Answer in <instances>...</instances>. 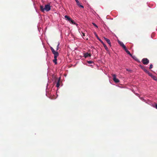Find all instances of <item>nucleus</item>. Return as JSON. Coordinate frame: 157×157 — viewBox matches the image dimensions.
<instances>
[{
	"instance_id": "17",
	"label": "nucleus",
	"mask_w": 157,
	"mask_h": 157,
	"mask_svg": "<svg viewBox=\"0 0 157 157\" xmlns=\"http://www.w3.org/2000/svg\"><path fill=\"white\" fill-rule=\"evenodd\" d=\"M94 34L96 36V37L97 39L99 41H101V39H100L99 37H98V35H97V34H96V33L95 32L94 33Z\"/></svg>"
},
{
	"instance_id": "22",
	"label": "nucleus",
	"mask_w": 157,
	"mask_h": 157,
	"mask_svg": "<svg viewBox=\"0 0 157 157\" xmlns=\"http://www.w3.org/2000/svg\"><path fill=\"white\" fill-rule=\"evenodd\" d=\"M80 7H81V8H84V6H82V5H80V4H79V5H78Z\"/></svg>"
},
{
	"instance_id": "11",
	"label": "nucleus",
	"mask_w": 157,
	"mask_h": 157,
	"mask_svg": "<svg viewBox=\"0 0 157 157\" xmlns=\"http://www.w3.org/2000/svg\"><path fill=\"white\" fill-rule=\"evenodd\" d=\"M131 56L136 61H137V62H139L138 59L136 57V56L132 55V56Z\"/></svg>"
},
{
	"instance_id": "16",
	"label": "nucleus",
	"mask_w": 157,
	"mask_h": 157,
	"mask_svg": "<svg viewBox=\"0 0 157 157\" xmlns=\"http://www.w3.org/2000/svg\"><path fill=\"white\" fill-rule=\"evenodd\" d=\"M69 22L72 24L74 25L76 24L74 22V20H72L71 19V20H70V21Z\"/></svg>"
},
{
	"instance_id": "8",
	"label": "nucleus",
	"mask_w": 157,
	"mask_h": 157,
	"mask_svg": "<svg viewBox=\"0 0 157 157\" xmlns=\"http://www.w3.org/2000/svg\"><path fill=\"white\" fill-rule=\"evenodd\" d=\"M105 40L109 44L110 46H111V44L110 40L109 39H107L105 37H104Z\"/></svg>"
},
{
	"instance_id": "14",
	"label": "nucleus",
	"mask_w": 157,
	"mask_h": 157,
	"mask_svg": "<svg viewBox=\"0 0 157 157\" xmlns=\"http://www.w3.org/2000/svg\"><path fill=\"white\" fill-rule=\"evenodd\" d=\"M124 49L127 54H129L130 56H132V55L131 54L129 51L127 50L126 48Z\"/></svg>"
},
{
	"instance_id": "6",
	"label": "nucleus",
	"mask_w": 157,
	"mask_h": 157,
	"mask_svg": "<svg viewBox=\"0 0 157 157\" xmlns=\"http://www.w3.org/2000/svg\"><path fill=\"white\" fill-rule=\"evenodd\" d=\"M119 43L120 45L124 49L126 48L125 46L124 45L122 42L119 41Z\"/></svg>"
},
{
	"instance_id": "21",
	"label": "nucleus",
	"mask_w": 157,
	"mask_h": 157,
	"mask_svg": "<svg viewBox=\"0 0 157 157\" xmlns=\"http://www.w3.org/2000/svg\"><path fill=\"white\" fill-rule=\"evenodd\" d=\"M92 24H93V25L95 27H96V28H98V26H97V25L94 23H92Z\"/></svg>"
},
{
	"instance_id": "26",
	"label": "nucleus",
	"mask_w": 157,
	"mask_h": 157,
	"mask_svg": "<svg viewBox=\"0 0 157 157\" xmlns=\"http://www.w3.org/2000/svg\"><path fill=\"white\" fill-rule=\"evenodd\" d=\"M127 71H129V70H128V69H127Z\"/></svg>"
},
{
	"instance_id": "2",
	"label": "nucleus",
	"mask_w": 157,
	"mask_h": 157,
	"mask_svg": "<svg viewBox=\"0 0 157 157\" xmlns=\"http://www.w3.org/2000/svg\"><path fill=\"white\" fill-rule=\"evenodd\" d=\"M40 10L43 12H44L45 10L48 12L50 10L51 6L49 4L45 5L44 7L43 6L40 5Z\"/></svg>"
},
{
	"instance_id": "12",
	"label": "nucleus",
	"mask_w": 157,
	"mask_h": 157,
	"mask_svg": "<svg viewBox=\"0 0 157 157\" xmlns=\"http://www.w3.org/2000/svg\"><path fill=\"white\" fill-rule=\"evenodd\" d=\"M151 105L153 107L155 108L156 109H157V103H154L153 104H151Z\"/></svg>"
},
{
	"instance_id": "24",
	"label": "nucleus",
	"mask_w": 157,
	"mask_h": 157,
	"mask_svg": "<svg viewBox=\"0 0 157 157\" xmlns=\"http://www.w3.org/2000/svg\"><path fill=\"white\" fill-rule=\"evenodd\" d=\"M82 36H85V34L84 33H82Z\"/></svg>"
},
{
	"instance_id": "13",
	"label": "nucleus",
	"mask_w": 157,
	"mask_h": 157,
	"mask_svg": "<svg viewBox=\"0 0 157 157\" xmlns=\"http://www.w3.org/2000/svg\"><path fill=\"white\" fill-rule=\"evenodd\" d=\"M143 70L147 74L149 75L150 74H151L149 72V71L145 68H143Z\"/></svg>"
},
{
	"instance_id": "23",
	"label": "nucleus",
	"mask_w": 157,
	"mask_h": 157,
	"mask_svg": "<svg viewBox=\"0 0 157 157\" xmlns=\"http://www.w3.org/2000/svg\"><path fill=\"white\" fill-rule=\"evenodd\" d=\"M152 67H153V65L152 64H151L150 65V67H149V68L150 69H151L152 68Z\"/></svg>"
},
{
	"instance_id": "3",
	"label": "nucleus",
	"mask_w": 157,
	"mask_h": 157,
	"mask_svg": "<svg viewBox=\"0 0 157 157\" xmlns=\"http://www.w3.org/2000/svg\"><path fill=\"white\" fill-rule=\"evenodd\" d=\"M142 62L143 64L147 65L149 63V60L146 58H144L142 59Z\"/></svg>"
},
{
	"instance_id": "9",
	"label": "nucleus",
	"mask_w": 157,
	"mask_h": 157,
	"mask_svg": "<svg viewBox=\"0 0 157 157\" xmlns=\"http://www.w3.org/2000/svg\"><path fill=\"white\" fill-rule=\"evenodd\" d=\"M155 81H156L157 80V78L156 77L154 76L151 73L149 75Z\"/></svg>"
},
{
	"instance_id": "15",
	"label": "nucleus",
	"mask_w": 157,
	"mask_h": 157,
	"mask_svg": "<svg viewBox=\"0 0 157 157\" xmlns=\"http://www.w3.org/2000/svg\"><path fill=\"white\" fill-rule=\"evenodd\" d=\"M65 18L66 20L69 21H70V20L71 19L70 17H69V16L67 15H65Z\"/></svg>"
},
{
	"instance_id": "7",
	"label": "nucleus",
	"mask_w": 157,
	"mask_h": 157,
	"mask_svg": "<svg viewBox=\"0 0 157 157\" xmlns=\"http://www.w3.org/2000/svg\"><path fill=\"white\" fill-rule=\"evenodd\" d=\"M100 41L103 44L105 49L107 51H108V49L106 45L103 43V42L101 40V41Z\"/></svg>"
},
{
	"instance_id": "19",
	"label": "nucleus",
	"mask_w": 157,
	"mask_h": 157,
	"mask_svg": "<svg viewBox=\"0 0 157 157\" xmlns=\"http://www.w3.org/2000/svg\"><path fill=\"white\" fill-rule=\"evenodd\" d=\"M59 43H58V44H57V47H56V51L58 50L59 49Z\"/></svg>"
},
{
	"instance_id": "18",
	"label": "nucleus",
	"mask_w": 157,
	"mask_h": 157,
	"mask_svg": "<svg viewBox=\"0 0 157 157\" xmlns=\"http://www.w3.org/2000/svg\"><path fill=\"white\" fill-rule=\"evenodd\" d=\"M87 62L89 64H91V63H93V62L92 60H90V61H87Z\"/></svg>"
},
{
	"instance_id": "25",
	"label": "nucleus",
	"mask_w": 157,
	"mask_h": 157,
	"mask_svg": "<svg viewBox=\"0 0 157 157\" xmlns=\"http://www.w3.org/2000/svg\"><path fill=\"white\" fill-rule=\"evenodd\" d=\"M143 68H144V67H141V68H142V69H143Z\"/></svg>"
},
{
	"instance_id": "1",
	"label": "nucleus",
	"mask_w": 157,
	"mask_h": 157,
	"mask_svg": "<svg viewBox=\"0 0 157 157\" xmlns=\"http://www.w3.org/2000/svg\"><path fill=\"white\" fill-rule=\"evenodd\" d=\"M52 53L54 55V59L53 60V62L55 63V64H57V57L59 56V54L57 52L55 51L54 49L52 47H50Z\"/></svg>"
},
{
	"instance_id": "5",
	"label": "nucleus",
	"mask_w": 157,
	"mask_h": 157,
	"mask_svg": "<svg viewBox=\"0 0 157 157\" xmlns=\"http://www.w3.org/2000/svg\"><path fill=\"white\" fill-rule=\"evenodd\" d=\"M91 56V54L90 53H89L88 52L84 53V56L85 58L90 57Z\"/></svg>"
},
{
	"instance_id": "10",
	"label": "nucleus",
	"mask_w": 157,
	"mask_h": 157,
	"mask_svg": "<svg viewBox=\"0 0 157 157\" xmlns=\"http://www.w3.org/2000/svg\"><path fill=\"white\" fill-rule=\"evenodd\" d=\"M60 78H59L57 80V82L56 83V86L57 87H59L60 86Z\"/></svg>"
},
{
	"instance_id": "4",
	"label": "nucleus",
	"mask_w": 157,
	"mask_h": 157,
	"mask_svg": "<svg viewBox=\"0 0 157 157\" xmlns=\"http://www.w3.org/2000/svg\"><path fill=\"white\" fill-rule=\"evenodd\" d=\"M112 76L113 77V79L115 82L117 83L119 82V80L116 78V76L115 74L112 75Z\"/></svg>"
},
{
	"instance_id": "27",
	"label": "nucleus",
	"mask_w": 157,
	"mask_h": 157,
	"mask_svg": "<svg viewBox=\"0 0 157 157\" xmlns=\"http://www.w3.org/2000/svg\"><path fill=\"white\" fill-rule=\"evenodd\" d=\"M127 71H129V70H128V69H127Z\"/></svg>"
},
{
	"instance_id": "20",
	"label": "nucleus",
	"mask_w": 157,
	"mask_h": 157,
	"mask_svg": "<svg viewBox=\"0 0 157 157\" xmlns=\"http://www.w3.org/2000/svg\"><path fill=\"white\" fill-rule=\"evenodd\" d=\"M76 2L77 3V5H79V4H80L79 2L78 1V0H75Z\"/></svg>"
}]
</instances>
